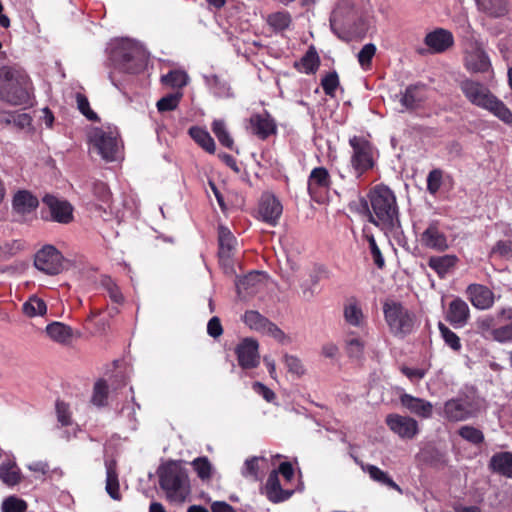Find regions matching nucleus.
<instances>
[{"label": "nucleus", "instance_id": "obj_48", "mask_svg": "<svg viewBox=\"0 0 512 512\" xmlns=\"http://www.w3.org/2000/svg\"><path fill=\"white\" fill-rule=\"evenodd\" d=\"M459 435L473 444H480L484 440V435L479 429L468 425L459 429Z\"/></svg>", "mask_w": 512, "mask_h": 512}, {"label": "nucleus", "instance_id": "obj_24", "mask_svg": "<svg viewBox=\"0 0 512 512\" xmlns=\"http://www.w3.org/2000/svg\"><path fill=\"white\" fill-rule=\"evenodd\" d=\"M399 102L406 110L418 108L426 99V89L423 85H410L400 93Z\"/></svg>", "mask_w": 512, "mask_h": 512}, {"label": "nucleus", "instance_id": "obj_29", "mask_svg": "<svg viewBox=\"0 0 512 512\" xmlns=\"http://www.w3.org/2000/svg\"><path fill=\"white\" fill-rule=\"evenodd\" d=\"M45 332L52 341L61 345H69L74 337L73 329L58 321L48 324Z\"/></svg>", "mask_w": 512, "mask_h": 512}, {"label": "nucleus", "instance_id": "obj_41", "mask_svg": "<svg viewBox=\"0 0 512 512\" xmlns=\"http://www.w3.org/2000/svg\"><path fill=\"white\" fill-rule=\"evenodd\" d=\"M207 84L218 97L228 98L232 96L229 84L217 75L206 77Z\"/></svg>", "mask_w": 512, "mask_h": 512}, {"label": "nucleus", "instance_id": "obj_28", "mask_svg": "<svg viewBox=\"0 0 512 512\" xmlns=\"http://www.w3.org/2000/svg\"><path fill=\"white\" fill-rule=\"evenodd\" d=\"M355 462L361 467L363 472L367 473L369 477L384 486H387L391 489L396 490L399 493H402V489L400 486L394 482V480L388 475L387 472L381 470L379 467L372 464H365L362 461H359L355 458Z\"/></svg>", "mask_w": 512, "mask_h": 512}, {"label": "nucleus", "instance_id": "obj_36", "mask_svg": "<svg viewBox=\"0 0 512 512\" xmlns=\"http://www.w3.org/2000/svg\"><path fill=\"white\" fill-rule=\"evenodd\" d=\"M0 479L8 486H14L21 480L20 470L14 462H6L0 465Z\"/></svg>", "mask_w": 512, "mask_h": 512}, {"label": "nucleus", "instance_id": "obj_17", "mask_svg": "<svg viewBox=\"0 0 512 512\" xmlns=\"http://www.w3.org/2000/svg\"><path fill=\"white\" fill-rule=\"evenodd\" d=\"M219 260L226 269H232V258L237 246V240L231 231L220 226L218 229Z\"/></svg>", "mask_w": 512, "mask_h": 512}, {"label": "nucleus", "instance_id": "obj_15", "mask_svg": "<svg viewBox=\"0 0 512 512\" xmlns=\"http://www.w3.org/2000/svg\"><path fill=\"white\" fill-rule=\"evenodd\" d=\"M386 424L391 431L404 439H412L419 432L417 421L408 416L389 414L386 417Z\"/></svg>", "mask_w": 512, "mask_h": 512}, {"label": "nucleus", "instance_id": "obj_11", "mask_svg": "<svg viewBox=\"0 0 512 512\" xmlns=\"http://www.w3.org/2000/svg\"><path fill=\"white\" fill-rule=\"evenodd\" d=\"M354 6L348 1H341L333 10L330 17V25L333 32L342 40L348 41L349 38L345 33H341L342 29H351L356 18Z\"/></svg>", "mask_w": 512, "mask_h": 512}, {"label": "nucleus", "instance_id": "obj_2", "mask_svg": "<svg viewBox=\"0 0 512 512\" xmlns=\"http://www.w3.org/2000/svg\"><path fill=\"white\" fill-rule=\"evenodd\" d=\"M465 98L473 105L489 111L505 124H512V112L481 82L464 79L459 84Z\"/></svg>", "mask_w": 512, "mask_h": 512}, {"label": "nucleus", "instance_id": "obj_32", "mask_svg": "<svg viewBox=\"0 0 512 512\" xmlns=\"http://www.w3.org/2000/svg\"><path fill=\"white\" fill-rule=\"evenodd\" d=\"M330 185V175L326 168H314L308 178V191L310 194L317 193L320 189L328 188Z\"/></svg>", "mask_w": 512, "mask_h": 512}, {"label": "nucleus", "instance_id": "obj_18", "mask_svg": "<svg viewBox=\"0 0 512 512\" xmlns=\"http://www.w3.org/2000/svg\"><path fill=\"white\" fill-rule=\"evenodd\" d=\"M282 210L281 203L274 195L270 193L262 195L258 212L264 222L270 225H276L282 214Z\"/></svg>", "mask_w": 512, "mask_h": 512}, {"label": "nucleus", "instance_id": "obj_6", "mask_svg": "<svg viewBox=\"0 0 512 512\" xmlns=\"http://www.w3.org/2000/svg\"><path fill=\"white\" fill-rule=\"evenodd\" d=\"M160 486L166 491L168 498L183 502L188 493L185 486V477L181 469L175 464H169L159 474Z\"/></svg>", "mask_w": 512, "mask_h": 512}, {"label": "nucleus", "instance_id": "obj_14", "mask_svg": "<svg viewBox=\"0 0 512 512\" xmlns=\"http://www.w3.org/2000/svg\"><path fill=\"white\" fill-rule=\"evenodd\" d=\"M238 364L241 368L248 370L256 368L260 363L258 342L251 338L242 340L236 347Z\"/></svg>", "mask_w": 512, "mask_h": 512}, {"label": "nucleus", "instance_id": "obj_33", "mask_svg": "<svg viewBox=\"0 0 512 512\" xmlns=\"http://www.w3.org/2000/svg\"><path fill=\"white\" fill-rule=\"evenodd\" d=\"M457 257L454 255L432 256L429 258L428 266L433 269L439 277L444 278L456 265Z\"/></svg>", "mask_w": 512, "mask_h": 512}, {"label": "nucleus", "instance_id": "obj_5", "mask_svg": "<svg viewBox=\"0 0 512 512\" xmlns=\"http://www.w3.org/2000/svg\"><path fill=\"white\" fill-rule=\"evenodd\" d=\"M110 60L120 70L137 73L144 66L145 56L141 47L130 40H124L112 48Z\"/></svg>", "mask_w": 512, "mask_h": 512}, {"label": "nucleus", "instance_id": "obj_21", "mask_svg": "<svg viewBox=\"0 0 512 512\" xmlns=\"http://www.w3.org/2000/svg\"><path fill=\"white\" fill-rule=\"evenodd\" d=\"M467 295L472 305L480 310H486L494 304V294L486 286L471 284L467 287Z\"/></svg>", "mask_w": 512, "mask_h": 512}, {"label": "nucleus", "instance_id": "obj_4", "mask_svg": "<svg viewBox=\"0 0 512 512\" xmlns=\"http://www.w3.org/2000/svg\"><path fill=\"white\" fill-rule=\"evenodd\" d=\"M383 313L389 331L395 337L403 338L413 332L416 315L400 302L386 300L383 303Z\"/></svg>", "mask_w": 512, "mask_h": 512}, {"label": "nucleus", "instance_id": "obj_12", "mask_svg": "<svg viewBox=\"0 0 512 512\" xmlns=\"http://www.w3.org/2000/svg\"><path fill=\"white\" fill-rule=\"evenodd\" d=\"M419 242L422 247L437 252H444L449 248L448 238L440 229V223L437 220L429 222L424 231L420 233Z\"/></svg>", "mask_w": 512, "mask_h": 512}, {"label": "nucleus", "instance_id": "obj_62", "mask_svg": "<svg viewBox=\"0 0 512 512\" xmlns=\"http://www.w3.org/2000/svg\"><path fill=\"white\" fill-rule=\"evenodd\" d=\"M252 389L255 393L261 395L267 402H272L276 398L275 393L261 382H254Z\"/></svg>", "mask_w": 512, "mask_h": 512}, {"label": "nucleus", "instance_id": "obj_31", "mask_svg": "<svg viewBox=\"0 0 512 512\" xmlns=\"http://www.w3.org/2000/svg\"><path fill=\"white\" fill-rule=\"evenodd\" d=\"M489 465L494 472L512 478V452L494 454Z\"/></svg>", "mask_w": 512, "mask_h": 512}, {"label": "nucleus", "instance_id": "obj_55", "mask_svg": "<svg viewBox=\"0 0 512 512\" xmlns=\"http://www.w3.org/2000/svg\"><path fill=\"white\" fill-rule=\"evenodd\" d=\"M442 185V171L434 169L429 172L427 177V190L430 194L435 195Z\"/></svg>", "mask_w": 512, "mask_h": 512}, {"label": "nucleus", "instance_id": "obj_19", "mask_svg": "<svg viewBox=\"0 0 512 512\" xmlns=\"http://www.w3.org/2000/svg\"><path fill=\"white\" fill-rule=\"evenodd\" d=\"M43 203L48 207L52 220L67 224L72 218V207L65 200H59L53 195H46L43 198Z\"/></svg>", "mask_w": 512, "mask_h": 512}, {"label": "nucleus", "instance_id": "obj_42", "mask_svg": "<svg viewBox=\"0 0 512 512\" xmlns=\"http://www.w3.org/2000/svg\"><path fill=\"white\" fill-rule=\"evenodd\" d=\"M267 23L274 31H282L289 27L291 15L286 11L274 12L268 15Z\"/></svg>", "mask_w": 512, "mask_h": 512}, {"label": "nucleus", "instance_id": "obj_47", "mask_svg": "<svg viewBox=\"0 0 512 512\" xmlns=\"http://www.w3.org/2000/svg\"><path fill=\"white\" fill-rule=\"evenodd\" d=\"M182 98L181 92L168 94L157 101V109L159 112L173 111L177 108Z\"/></svg>", "mask_w": 512, "mask_h": 512}, {"label": "nucleus", "instance_id": "obj_27", "mask_svg": "<svg viewBox=\"0 0 512 512\" xmlns=\"http://www.w3.org/2000/svg\"><path fill=\"white\" fill-rule=\"evenodd\" d=\"M400 401L405 408L419 417L430 418L432 416L433 405L427 400L404 394L401 396Z\"/></svg>", "mask_w": 512, "mask_h": 512}, {"label": "nucleus", "instance_id": "obj_57", "mask_svg": "<svg viewBox=\"0 0 512 512\" xmlns=\"http://www.w3.org/2000/svg\"><path fill=\"white\" fill-rule=\"evenodd\" d=\"M56 413L58 422L61 423L62 426H67L71 424V415L67 404L58 401L56 403Z\"/></svg>", "mask_w": 512, "mask_h": 512}, {"label": "nucleus", "instance_id": "obj_20", "mask_svg": "<svg viewBox=\"0 0 512 512\" xmlns=\"http://www.w3.org/2000/svg\"><path fill=\"white\" fill-rule=\"evenodd\" d=\"M445 318L455 328L464 327L470 318L468 304L461 298L452 300L446 311Z\"/></svg>", "mask_w": 512, "mask_h": 512}, {"label": "nucleus", "instance_id": "obj_1", "mask_svg": "<svg viewBox=\"0 0 512 512\" xmlns=\"http://www.w3.org/2000/svg\"><path fill=\"white\" fill-rule=\"evenodd\" d=\"M367 200H361L363 213L369 222L386 232H394L400 228L399 211L393 191L384 185H378L369 193Z\"/></svg>", "mask_w": 512, "mask_h": 512}, {"label": "nucleus", "instance_id": "obj_34", "mask_svg": "<svg viewBox=\"0 0 512 512\" xmlns=\"http://www.w3.org/2000/svg\"><path fill=\"white\" fill-rule=\"evenodd\" d=\"M478 5L491 17H503L508 13L506 0H478Z\"/></svg>", "mask_w": 512, "mask_h": 512}, {"label": "nucleus", "instance_id": "obj_60", "mask_svg": "<svg viewBox=\"0 0 512 512\" xmlns=\"http://www.w3.org/2000/svg\"><path fill=\"white\" fill-rule=\"evenodd\" d=\"M400 370L411 382L414 383L419 382L426 375V370L421 368L402 366Z\"/></svg>", "mask_w": 512, "mask_h": 512}, {"label": "nucleus", "instance_id": "obj_35", "mask_svg": "<svg viewBox=\"0 0 512 512\" xmlns=\"http://www.w3.org/2000/svg\"><path fill=\"white\" fill-rule=\"evenodd\" d=\"M190 136L195 140V142L201 146L205 151L210 154H213L216 149V145L214 139L210 136V134L199 127H191L189 129Z\"/></svg>", "mask_w": 512, "mask_h": 512}, {"label": "nucleus", "instance_id": "obj_3", "mask_svg": "<svg viewBox=\"0 0 512 512\" xmlns=\"http://www.w3.org/2000/svg\"><path fill=\"white\" fill-rule=\"evenodd\" d=\"M31 83L27 74L18 68H0V99L11 105L28 104Z\"/></svg>", "mask_w": 512, "mask_h": 512}, {"label": "nucleus", "instance_id": "obj_9", "mask_svg": "<svg viewBox=\"0 0 512 512\" xmlns=\"http://www.w3.org/2000/svg\"><path fill=\"white\" fill-rule=\"evenodd\" d=\"M464 67L471 73H486L491 70V61L483 45L470 41L464 50Z\"/></svg>", "mask_w": 512, "mask_h": 512}, {"label": "nucleus", "instance_id": "obj_49", "mask_svg": "<svg viewBox=\"0 0 512 512\" xmlns=\"http://www.w3.org/2000/svg\"><path fill=\"white\" fill-rule=\"evenodd\" d=\"M283 361L287 370L290 373L296 375L297 377H300L305 374L304 365L302 361L296 356L285 354L283 357Z\"/></svg>", "mask_w": 512, "mask_h": 512}, {"label": "nucleus", "instance_id": "obj_59", "mask_svg": "<svg viewBox=\"0 0 512 512\" xmlns=\"http://www.w3.org/2000/svg\"><path fill=\"white\" fill-rule=\"evenodd\" d=\"M494 340L498 342L512 341V323L492 330Z\"/></svg>", "mask_w": 512, "mask_h": 512}, {"label": "nucleus", "instance_id": "obj_53", "mask_svg": "<svg viewBox=\"0 0 512 512\" xmlns=\"http://www.w3.org/2000/svg\"><path fill=\"white\" fill-rule=\"evenodd\" d=\"M27 504L24 500L10 496L2 503L3 512H25Z\"/></svg>", "mask_w": 512, "mask_h": 512}, {"label": "nucleus", "instance_id": "obj_7", "mask_svg": "<svg viewBox=\"0 0 512 512\" xmlns=\"http://www.w3.org/2000/svg\"><path fill=\"white\" fill-rule=\"evenodd\" d=\"M90 141L103 159L114 161L120 153L118 132L111 128H96L90 134Z\"/></svg>", "mask_w": 512, "mask_h": 512}, {"label": "nucleus", "instance_id": "obj_56", "mask_svg": "<svg viewBox=\"0 0 512 512\" xmlns=\"http://www.w3.org/2000/svg\"><path fill=\"white\" fill-rule=\"evenodd\" d=\"M76 102L79 111L89 120L97 119V115L90 109L88 99L81 93L76 94Z\"/></svg>", "mask_w": 512, "mask_h": 512}, {"label": "nucleus", "instance_id": "obj_30", "mask_svg": "<svg viewBox=\"0 0 512 512\" xmlns=\"http://www.w3.org/2000/svg\"><path fill=\"white\" fill-rule=\"evenodd\" d=\"M38 199L27 190H20L15 193L12 201L13 209L20 215L28 214L38 207Z\"/></svg>", "mask_w": 512, "mask_h": 512}, {"label": "nucleus", "instance_id": "obj_50", "mask_svg": "<svg viewBox=\"0 0 512 512\" xmlns=\"http://www.w3.org/2000/svg\"><path fill=\"white\" fill-rule=\"evenodd\" d=\"M108 396V386L104 380H99L94 385L92 402L97 406H103Z\"/></svg>", "mask_w": 512, "mask_h": 512}, {"label": "nucleus", "instance_id": "obj_44", "mask_svg": "<svg viewBox=\"0 0 512 512\" xmlns=\"http://www.w3.org/2000/svg\"><path fill=\"white\" fill-rule=\"evenodd\" d=\"M106 491L113 499L119 498L118 476L112 463L106 464Z\"/></svg>", "mask_w": 512, "mask_h": 512}, {"label": "nucleus", "instance_id": "obj_10", "mask_svg": "<svg viewBox=\"0 0 512 512\" xmlns=\"http://www.w3.org/2000/svg\"><path fill=\"white\" fill-rule=\"evenodd\" d=\"M63 255L53 245L43 246L34 257V265L47 275H57L63 270Z\"/></svg>", "mask_w": 512, "mask_h": 512}, {"label": "nucleus", "instance_id": "obj_54", "mask_svg": "<svg viewBox=\"0 0 512 512\" xmlns=\"http://www.w3.org/2000/svg\"><path fill=\"white\" fill-rule=\"evenodd\" d=\"M321 86L326 95L333 97L335 95V91L339 86V78L336 72L328 73L321 80Z\"/></svg>", "mask_w": 512, "mask_h": 512}, {"label": "nucleus", "instance_id": "obj_22", "mask_svg": "<svg viewBox=\"0 0 512 512\" xmlns=\"http://www.w3.org/2000/svg\"><path fill=\"white\" fill-rule=\"evenodd\" d=\"M472 415L471 404L465 399H451L444 405V416L450 421H463Z\"/></svg>", "mask_w": 512, "mask_h": 512}, {"label": "nucleus", "instance_id": "obj_38", "mask_svg": "<svg viewBox=\"0 0 512 512\" xmlns=\"http://www.w3.org/2000/svg\"><path fill=\"white\" fill-rule=\"evenodd\" d=\"M344 319L349 325L360 327L364 323V315L360 306L351 301L344 307Z\"/></svg>", "mask_w": 512, "mask_h": 512}, {"label": "nucleus", "instance_id": "obj_58", "mask_svg": "<svg viewBox=\"0 0 512 512\" xmlns=\"http://www.w3.org/2000/svg\"><path fill=\"white\" fill-rule=\"evenodd\" d=\"M258 457H252L247 459L242 470L244 477H251L254 480H258Z\"/></svg>", "mask_w": 512, "mask_h": 512}, {"label": "nucleus", "instance_id": "obj_16", "mask_svg": "<svg viewBox=\"0 0 512 512\" xmlns=\"http://www.w3.org/2000/svg\"><path fill=\"white\" fill-rule=\"evenodd\" d=\"M424 44L429 49L430 53H444L453 47L454 36L447 29L436 28L435 30L426 34L424 38Z\"/></svg>", "mask_w": 512, "mask_h": 512}, {"label": "nucleus", "instance_id": "obj_63", "mask_svg": "<svg viewBox=\"0 0 512 512\" xmlns=\"http://www.w3.org/2000/svg\"><path fill=\"white\" fill-rule=\"evenodd\" d=\"M492 254H499L503 257H509L512 255V243L510 241H498L492 248Z\"/></svg>", "mask_w": 512, "mask_h": 512}, {"label": "nucleus", "instance_id": "obj_43", "mask_svg": "<svg viewBox=\"0 0 512 512\" xmlns=\"http://www.w3.org/2000/svg\"><path fill=\"white\" fill-rule=\"evenodd\" d=\"M211 129L218 141L225 147L233 149L234 141L226 129L225 122L223 120H214Z\"/></svg>", "mask_w": 512, "mask_h": 512}, {"label": "nucleus", "instance_id": "obj_51", "mask_svg": "<svg viewBox=\"0 0 512 512\" xmlns=\"http://www.w3.org/2000/svg\"><path fill=\"white\" fill-rule=\"evenodd\" d=\"M365 344L358 337L350 338L346 341V351L349 357L359 359L364 353Z\"/></svg>", "mask_w": 512, "mask_h": 512}, {"label": "nucleus", "instance_id": "obj_40", "mask_svg": "<svg viewBox=\"0 0 512 512\" xmlns=\"http://www.w3.org/2000/svg\"><path fill=\"white\" fill-rule=\"evenodd\" d=\"M191 466L193 467L197 476L202 481H209L212 478L214 468H213V465L211 464L210 460L207 457L203 456V457L195 458L191 462Z\"/></svg>", "mask_w": 512, "mask_h": 512}, {"label": "nucleus", "instance_id": "obj_64", "mask_svg": "<svg viewBox=\"0 0 512 512\" xmlns=\"http://www.w3.org/2000/svg\"><path fill=\"white\" fill-rule=\"evenodd\" d=\"M207 333L213 337L218 338L223 333V328L218 317H212L207 324Z\"/></svg>", "mask_w": 512, "mask_h": 512}, {"label": "nucleus", "instance_id": "obj_26", "mask_svg": "<svg viewBox=\"0 0 512 512\" xmlns=\"http://www.w3.org/2000/svg\"><path fill=\"white\" fill-rule=\"evenodd\" d=\"M264 494L273 503L283 502L290 498L291 491L281 488L277 470H273L266 481Z\"/></svg>", "mask_w": 512, "mask_h": 512}, {"label": "nucleus", "instance_id": "obj_37", "mask_svg": "<svg viewBox=\"0 0 512 512\" xmlns=\"http://www.w3.org/2000/svg\"><path fill=\"white\" fill-rule=\"evenodd\" d=\"M22 311L27 317L43 316L47 312V305L42 299L34 295L23 303Z\"/></svg>", "mask_w": 512, "mask_h": 512}, {"label": "nucleus", "instance_id": "obj_39", "mask_svg": "<svg viewBox=\"0 0 512 512\" xmlns=\"http://www.w3.org/2000/svg\"><path fill=\"white\" fill-rule=\"evenodd\" d=\"M319 56L314 50H308L306 54L295 63V67L306 74L314 73L319 67Z\"/></svg>", "mask_w": 512, "mask_h": 512}, {"label": "nucleus", "instance_id": "obj_61", "mask_svg": "<svg viewBox=\"0 0 512 512\" xmlns=\"http://www.w3.org/2000/svg\"><path fill=\"white\" fill-rule=\"evenodd\" d=\"M368 241L373 262L378 268L382 269L385 265V261L374 237H369Z\"/></svg>", "mask_w": 512, "mask_h": 512}, {"label": "nucleus", "instance_id": "obj_25", "mask_svg": "<svg viewBox=\"0 0 512 512\" xmlns=\"http://www.w3.org/2000/svg\"><path fill=\"white\" fill-rule=\"evenodd\" d=\"M250 128L252 133L260 139H266L276 133V124L267 113L252 115L250 117Z\"/></svg>", "mask_w": 512, "mask_h": 512}, {"label": "nucleus", "instance_id": "obj_52", "mask_svg": "<svg viewBox=\"0 0 512 512\" xmlns=\"http://www.w3.org/2000/svg\"><path fill=\"white\" fill-rule=\"evenodd\" d=\"M376 53V46L372 43L365 44L357 54V59L362 68H367Z\"/></svg>", "mask_w": 512, "mask_h": 512}, {"label": "nucleus", "instance_id": "obj_46", "mask_svg": "<svg viewBox=\"0 0 512 512\" xmlns=\"http://www.w3.org/2000/svg\"><path fill=\"white\" fill-rule=\"evenodd\" d=\"M438 328L440 334L446 343L452 350L459 351L462 347L460 338L454 333L450 328L444 325L442 322H439Z\"/></svg>", "mask_w": 512, "mask_h": 512}, {"label": "nucleus", "instance_id": "obj_13", "mask_svg": "<svg viewBox=\"0 0 512 512\" xmlns=\"http://www.w3.org/2000/svg\"><path fill=\"white\" fill-rule=\"evenodd\" d=\"M243 321L250 329L259 333L270 335L278 340H281L284 337L282 330L266 317L261 315L258 311H247L243 316Z\"/></svg>", "mask_w": 512, "mask_h": 512}, {"label": "nucleus", "instance_id": "obj_45", "mask_svg": "<svg viewBox=\"0 0 512 512\" xmlns=\"http://www.w3.org/2000/svg\"><path fill=\"white\" fill-rule=\"evenodd\" d=\"M162 83L173 88H182L188 82V76L185 72L174 70L161 77Z\"/></svg>", "mask_w": 512, "mask_h": 512}, {"label": "nucleus", "instance_id": "obj_23", "mask_svg": "<svg viewBox=\"0 0 512 512\" xmlns=\"http://www.w3.org/2000/svg\"><path fill=\"white\" fill-rule=\"evenodd\" d=\"M264 286V277L259 272H251L236 282V289L239 297L246 299Z\"/></svg>", "mask_w": 512, "mask_h": 512}, {"label": "nucleus", "instance_id": "obj_8", "mask_svg": "<svg viewBox=\"0 0 512 512\" xmlns=\"http://www.w3.org/2000/svg\"><path fill=\"white\" fill-rule=\"evenodd\" d=\"M353 149L351 167L356 178H360L366 171L373 168L374 159L370 143L361 137L354 136L349 140Z\"/></svg>", "mask_w": 512, "mask_h": 512}]
</instances>
